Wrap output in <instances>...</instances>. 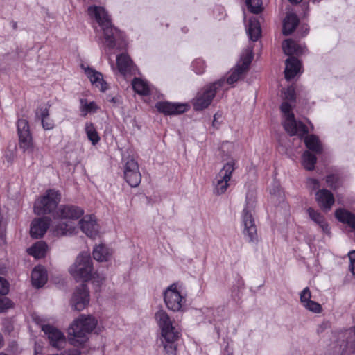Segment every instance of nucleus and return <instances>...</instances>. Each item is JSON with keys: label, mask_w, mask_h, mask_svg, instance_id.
Masks as SVG:
<instances>
[{"label": "nucleus", "mask_w": 355, "mask_h": 355, "mask_svg": "<svg viewBox=\"0 0 355 355\" xmlns=\"http://www.w3.org/2000/svg\"><path fill=\"white\" fill-rule=\"evenodd\" d=\"M17 131L19 137L31 135L28 122L26 119H21L18 120Z\"/></svg>", "instance_id": "nucleus-38"}, {"label": "nucleus", "mask_w": 355, "mask_h": 355, "mask_svg": "<svg viewBox=\"0 0 355 355\" xmlns=\"http://www.w3.org/2000/svg\"><path fill=\"white\" fill-rule=\"evenodd\" d=\"M98 324L97 319L91 315H80L69 328L71 343L73 345H81L87 340V335L91 333Z\"/></svg>", "instance_id": "nucleus-3"}, {"label": "nucleus", "mask_w": 355, "mask_h": 355, "mask_svg": "<svg viewBox=\"0 0 355 355\" xmlns=\"http://www.w3.org/2000/svg\"><path fill=\"white\" fill-rule=\"evenodd\" d=\"M320 228L322 230V231L327 234H330V228L328 223H318Z\"/></svg>", "instance_id": "nucleus-49"}, {"label": "nucleus", "mask_w": 355, "mask_h": 355, "mask_svg": "<svg viewBox=\"0 0 355 355\" xmlns=\"http://www.w3.org/2000/svg\"><path fill=\"white\" fill-rule=\"evenodd\" d=\"M253 58V49L252 46H248L242 53L241 59L238 62L236 67L232 69L230 71V74L228 78L225 80V83L232 85L237 82L246 72L250 67V64Z\"/></svg>", "instance_id": "nucleus-10"}, {"label": "nucleus", "mask_w": 355, "mask_h": 355, "mask_svg": "<svg viewBox=\"0 0 355 355\" xmlns=\"http://www.w3.org/2000/svg\"><path fill=\"white\" fill-rule=\"evenodd\" d=\"M244 236L249 242L255 243L258 241L257 229L254 223H244Z\"/></svg>", "instance_id": "nucleus-30"}, {"label": "nucleus", "mask_w": 355, "mask_h": 355, "mask_svg": "<svg viewBox=\"0 0 355 355\" xmlns=\"http://www.w3.org/2000/svg\"><path fill=\"white\" fill-rule=\"evenodd\" d=\"M225 85V80L220 78L213 83L205 85L199 91L193 101V105L196 110H202L207 108L212 102L216 93Z\"/></svg>", "instance_id": "nucleus-7"}, {"label": "nucleus", "mask_w": 355, "mask_h": 355, "mask_svg": "<svg viewBox=\"0 0 355 355\" xmlns=\"http://www.w3.org/2000/svg\"><path fill=\"white\" fill-rule=\"evenodd\" d=\"M51 230L56 236H69L76 234L78 225L82 232L91 239H96L100 235L98 223H51Z\"/></svg>", "instance_id": "nucleus-5"}, {"label": "nucleus", "mask_w": 355, "mask_h": 355, "mask_svg": "<svg viewBox=\"0 0 355 355\" xmlns=\"http://www.w3.org/2000/svg\"><path fill=\"white\" fill-rule=\"evenodd\" d=\"M124 178L128 184L132 187H137L141 180V175L139 170L137 162L128 157L124 166Z\"/></svg>", "instance_id": "nucleus-14"}, {"label": "nucleus", "mask_w": 355, "mask_h": 355, "mask_svg": "<svg viewBox=\"0 0 355 355\" xmlns=\"http://www.w3.org/2000/svg\"><path fill=\"white\" fill-rule=\"evenodd\" d=\"M49 223H33L31 226L30 234L33 238L37 239L42 237L49 228Z\"/></svg>", "instance_id": "nucleus-33"}, {"label": "nucleus", "mask_w": 355, "mask_h": 355, "mask_svg": "<svg viewBox=\"0 0 355 355\" xmlns=\"http://www.w3.org/2000/svg\"><path fill=\"white\" fill-rule=\"evenodd\" d=\"M304 143L306 146L313 153L319 154L322 152V146L319 138L314 135H310L304 137Z\"/></svg>", "instance_id": "nucleus-28"}, {"label": "nucleus", "mask_w": 355, "mask_h": 355, "mask_svg": "<svg viewBox=\"0 0 355 355\" xmlns=\"http://www.w3.org/2000/svg\"><path fill=\"white\" fill-rule=\"evenodd\" d=\"M132 85L133 89L139 94L145 96L150 93V88L148 85L140 78H134Z\"/></svg>", "instance_id": "nucleus-31"}, {"label": "nucleus", "mask_w": 355, "mask_h": 355, "mask_svg": "<svg viewBox=\"0 0 355 355\" xmlns=\"http://www.w3.org/2000/svg\"><path fill=\"white\" fill-rule=\"evenodd\" d=\"M2 225V224H1V223H0V228H1V227H3V228H4V226H3V227H2V225Z\"/></svg>", "instance_id": "nucleus-57"}, {"label": "nucleus", "mask_w": 355, "mask_h": 355, "mask_svg": "<svg viewBox=\"0 0 355 355\" xmlns=\"http://www.w3.org/2000/svg\"><path fill=\"white\" fill-rule=\"evenodd\" d=\"M155 320L160 329L161 343L167 355H176V342L180 336V331L175 321L164 309L155 313Z\"/></svg>", "instance_id": "nucleus-2"}, {"label": "nucleus", "mask_w": 355, "mask_h": 355, "mask_svg": "<svg viewBox=\"0 0 355 355\" xmlns=\"http://www.w3.org/2000/svg\"><path fill=\"white\" fill-rule=\"evenodd\" d=\"M164 302L168 309L173 311H180L185 305L186 298L177 289V286L172 284L164 293Z\"/></svg>", "instance_id": "nucleus-12"}, {"label": "nucleus", "mask_w": 355, "mask_h": 355, "mask_svg": "<svg viewBox=\"0 0 355 355\" xmlns=\"http://www.w3.org/2000/svg\"><path fill=\"white\" fill-rule=\"evenodd\" d=\"M69 271L77 281L87 282L93 278L94 282L98 284L104 280L103 277L100 278L98 275L93 274L92 261L88 252L80 253Z\"/></svg>", "instance_id": "nucleus-4"}, {"label": "nucleus", "mask_w": 355, "mask_h": 355, "mask_svg": "<svg viewBox=\"0 0 355 355\" xmlns=\"http://www.w3.org/2000/svg\"><path fill=\"white\" fill-rule=\"evenodd\" d=\"M282 49L287 55H300L303 54L306 50L305 47L300 46L291 39H286L283 42Z\"/></svg>", "instance_id": "nucleus-23"}, {"label": "nucleus", "mask_w": 355, "mask_h": 355, "mask_svg": "<svg viewBox=\"0 0 355 355\" xmlns=\"http://www.w3.org/2000/svg\"><path fill=\"white\" fill-rule=\"evenodd\" d=\"M80 111L86 115L88 112H96L97 106L94 102H87L86 99H80Z\"/></svg>", "instance_id": "nucleus-40"}, {"label": "nucleus", "mask_w": 355, "mask_h": 355, "mask_svg": "<svg viewBox=\"0 0 355 355\" xmlns=\"http://www.w3.org/2000/svg\"><path fill=\"white\" fill-rule=\"evenodd\" d=\"M285 64V78L287 80H289L293 78L300 71L301 63L297 58L295 57H291L286 60Z\"/></svg>", "instance_id": "nucleus-20"}, {"label": "nucleus", "mask_w": 355, "mask_h": 355, "mask_svg": "<svg viewBox=\"0 0 355 355\" xmlns=\"http://www.w3.org/2000/svg\"><path fill=\"white\" fill-rule=\"evenodd\" d=\"M307 183L309 187L313 190H315L320 187V183L316 179L309 178L307 180Z\"/></svg>", "instance_id": "nucleus-48"}, {"label": "nucleus", "mask_w": 355, "mask_h": 355, "mask_svg": "<svg viewBox=\"0 0 355 355\" xmlns=\"http://www.w3.org/2000/svg\"><path fill=\"white\" fill-rule=\"evenodd\" d=\"M108 101L112 102V103H114V104H116V103H119V99L117 97H111L110 98H109Z\"/></svg>", "instance_id": "nucleus-51"}, {"label": "nucleus", "mask_w": 355, "mask_h": 355, "mask_svg": "<svg viewBox=\"0 0 355 355\" xmlns=\"http://www.w3.org/2000/svg\"><path fill=\"white\" fill-rule=\"evenodd\" d=\"M9 291V284L3 277H0V295H6Z\"/></svg>", "instance_id": "nucleus-46"}, {"label": "nucleus", "mask_w": 355, "mask_h": 355, "mask_svg": "<svg viewBox=\"0 0 355 355\" xmlns=\"http://www.w3.org/2000/svg\"><path fill=\"white\" fill-rule=\"evenodd\" d=\"M291 3H300L302 0H289Z\"/></svg>", "instance_id": "nucleus-52"}, {"label": "nucleus", "mask_w": 355, "mask_h": 355, "mask_svg": "<svg viewBox=\"0 0 355 355\" xmlns=\"http://www.w3.org/2000/svg\"><path fill=\"white\" fill-rule=\"evenodd\" d=\"M93 257L98 261H107L112 255V250L103 243H100L94 247Z\"/></svg>", "instance_id": "nucleus-22"}, {"label": "nucleus", "mask_w": 355, "mask_h": 355, "mask_svg": "<svg viewBox=\"0 0 355 355\" xmlns=\"http://www.w3.org/2000/svg\"><path fill=\"white\" fill-rule=\"evenodd\" d=\"M284 99L285 102L288 103L291 105V103H294L295 101V92L293 87H288L283 91Z\"/></svg>", "instance_id": "nucleus-41"}, {"label": "nucleus", "mask_w": 355, "mask_h": 355, "mask_svg": "<svg viewBox=\"0 0 355 355\" xmlns=\"http://www.w3.org/2000/svg\"><path fill=\"white\" fill-rule=\"evenodd\" d=\"M192 67L197 74H202L205 69V61L200 58L196 59L192 63Z\"/></svg>", "instance_id": "nucleus-42"}, {"label": "nucleus", "mask_w": 355, "mask_h": 355, "mask_svg": "<svg viewBox=\"0 0 355 355\" xmlns=\"http://www.w3.org/2000/svg\"><path fill=\"white\" fill-rule=\"evenodd\" d=\"M116 65L119 72L125 76L128 73H135L136 70L130 58L125 53H122L116 57Z\"/></svg>", "instance_id": "nucleus-18"}, {"label": "nucleus", "mask_w": 355, "mask_h": 355, "mask_svg": "<svg viewBox=\"0 0 355 355\" xmlns=\"http://www.w3.org/2000/svg\"><path fill=\"white\" fill-rule=\"evenodd\" d=\"M157 110L166 115L179 114L185 112L188 106L182 103H171L167 101L157 102L155 105Z\"/></svg>", "instance_id": "nucleus-16"}, {"label": "nucleus", "mask_w": 355, "mask_h": 355, "mask_svg": "<svg viewBox=\"0 0 355 355\" xmlns=\"http://www.w3.org/2000/svg\"><path fill=\"white\" fill-rule=\"evenodd\" d=\"M348 257L349 259V269L355 277V250L349 252Z\"/></svg>", "instance_id": "nucleus-47"}, {"label": "nucleus", "mask_w": 355, "mask_h": 355, "mask_svg": "<svg viewBox=\"0 0 355 355\" xmlns=\"http://www.w3.org/2000/svg\"><path fill=\"white\" fill-rule=\"evenodd\" d=\"M13 307L12 302L8 297H0V313H4Z\"/></svg>", "instance_id": "nucleus-43"}, {"label": "nucleus", "mask_w": 355, "mask_h": 355, "mask_svg": "<svg viewBox=\"0 0 355 355\" xmlns=\"http://www.w3.org/2000/svg\"><path fill=\"white\" fill-rule=\"evenodd\" d=\"M19 144L21 149L24 153H32L34 149L31 135L19 137Z\"/></svg>", "instance_id": "nucleus-32"}, {"label": "nucleus", "mask_w": 355, "mask_h": 355, "mask_svg": "<svg viewBox=\"0 0 355 355\" xmlns=\"http://www.w3.org/2000/svg\"><path fill=\"white\" fill-rule=\"evenodd\" d=\"M280 108L284 114L282 125L285 131L291 136L296 135L300 139L304 138L309 132L308 128L302 121L295 118L292 112L293 105L283 102Z\"/></svg>", "instance_id": "nucleus-6"}, {"label": "nucleus", "mask_w": 355, "mask_h": 355, "mask_svg": "<svg viewBox=\"0 0 355 355\" xmlns=\"http://www.w3.org/2000/svg\"><path fill=\"white\" fill-rule=\"evenodd\" d=\"M302 166L308 171H312L314 169L315 164L316 163V157L311 154L309 150H306L302 158Z\"/></svg>", "instance_id": "nucleus-34"}, {"label": "nucleus", "mask_w": 355, "mask_h": 355, "mask_svg": "<svg viewBox=\"0 0 355 355\" xmlns=\"http://www.w3.org/2000/svg\"><path fill=\"white\" fill-rule=\"evenodd\" d=\"M85 129L89 140L93 145H96L99 141L100 137L94 125L92 123H86Z\"/></svg>", "instance_id": "nucleus-37"}, {"label": "nucleus", "mask_w": 355, "mask_h": 355, "mask_svg": "<svg viewBox=\"0 0 355 355\" xmlns=\"http://www.w3.org/2000/svg\"><path fill=\"white\" fill-rule=\"evenodd\" d=\"M254 211V201L250 202L248 197L247 196V203L242 212V220L243 222H253L255 218L253 216Z\"/></svg>", "instance_id": "nucleus-36"}, {"label": "nucleus", "mask_w": 355, "mask_h": 355, "mask_svg": "<svg viewBox=\"0 0 355 355\" xmlns=\"http://www.w3.org/2000/svg\"><path fill=\"white\" fill-rule=\"evenodd\" d=\"M0 355H7V354H6L4 353H0Z\"/></svg>", "instance_id": "nucleus-56"}, {"label": "nucleus", "mask_w": 355, "mask_h": 355, "mask_svg": "<svg viewBox=\"0 0 355 355\" xmlns=\"http://www.w3.org/2000/svg\"><path fill=\"white\" fill-rule=\"evenodd\" d=\"M55 214L60 219L76 220L83 217L79 222H96L97 220L94 214L83 216V209L75 205H60L58 208Z\"/></svg>", "instance_id": "nucleus-11"}, {"label": "nucleus", "mask_w": 355, "mask_h": 355, "mask_svg": "<svg viewBox=\"0 0 355 355\" xmlns=\"http://www.w3.org/2000/svg\"><path fill=\"white\" fill-rule=\"evenodd\" d=\"M311 293L310 289L308 287H306L300 294L301 304L306 309L311 312L316 313H320L322 311L321 305L319 303L311 300Z\"/></svg>", "instance_id": "nucleus-17"}, {"label": "nucleus", "mask_w": 355, "mask_h": 355, "mask_svg": "<svg viewBox=\"0 0 355 355\" xmlns=\"http://www.w3.org/2000/svg\"><path fill=\"white\" fill-rule=\"evenodd\" d=\"M235 162L232 159L224 164L223 167L216 175L214 181V193L216 195H221L226 192L230 186V181L233 172L235 170Z\"/></svg>", "instance_id": "nucleus-9"}, {"label": "nucleus", "mask_w": 355, "mask_h": 355, "mask_svg": "<svg viewBox=\"0 0 355 355\" xmlns=\"http://www.w3.org/2000/svg\"><path fill=\"white\" fill-rule=\"evenodd\" d=\"M47 246L42 241H37L28 249V253L36 259L44 257L46 254Z\"/></svg>", "instance_id": "nucleus-29"}, {"label": "nucleus", "mask_w": 355, "mask_h": 355, "mask_svg": "<svg viewBox=\"0 0 355 355\" xmlns=\"http://www.w3.org/2000/svg\"><path fill=\"white\" fill-rule=\"evenodd\" d=\"M307 213L309 214L310 218L313 222H320L322 220V216L320 214L311 208L307 209Z\"/></svg>", "instance_id": "nucleus-45"}, {"label": "nucleus", "mask_w": 355, "mask_h": 355, "mask_svg": "<svg viewBox=\"0 0 355 355\" xmlns=\"http://www.w3.org/2000/svg\"><path fill=\"white\" fill-rule=\"evenodd\" d=\"M90 17L95 19L101 28L106 51L123 47V35L116 28L114 27L106 10L101 6H90L87 10Z\"/></svg>", "instance_id": "nucleus-1"}, {"label": "nucleus", "mask_w": 355, "mask_h": 355, "mask_svg": "<svg viewBox=\"0 0 355 355\" xmlns=\"http://www.w3.org/2000/svg\"><path fill=\"white\" fill-rule=\"evenodd\" d=\"M352 229L355 230V223H349Z\"/></svg>", "instance_id": "nucleus-55"}, {"label": "nucleus", "mask_w": 355, "mask_h": 355, "mask_svg": "<svg viewBox=\"0 0 355 355\" xmlns=\"http://www.w3.org/2000/svg\"><path fill=\"white\" fill-rule=\"evenodd\" d=\"M60 201V193L55 189H49L45 194L35 201L34 211L38 215L50 214L54 211Z\"/></svg>", "instance_id": "nucleus-8"}, {"label": "nucleus", "mask_w": 355, "mask_h": 355, "mask_svg": "<svg viewBox=\"0 0 355 355\" xmlns=\"http://www.w3.org/2000/svg\"><path fill=\"white\" fill-rule=\"evenodd\" d=\"M247 33L251 40L255 42L261 36V26L259 21L255 17H251L247 28Z\"/></svg>", "instance_id": "nucleus-26"}, {"label": "nucleus", "mask_w": 355, "mask_h": 355, "mask_svg": "<svg viewBox=\"0 0 355 355\" xmlns=\"http://www.w3.org/2000/svg\"><path fill=\"white\" fill-rule=\"evenodd\" d=\"M90 300L89 291L85 284H82L74 291L70 300L71 307L76 311L85 309Z\"/></svg>", "instance_id": "nucleus-13"}, {"label": "nucleus", "mask_w": 355, "mask_h": 355, "mask_svg": "<svg viewBox=\"0 0 355 355\" xmlns=\"http://www.w3.org/2000/svg\"><path fill=\"white\" fill-rule=\"evenodd\" d=\"M326 182L329 187L336 189L340 185V179L336 175H329L326 178Z\"/></svg>", "instance_id": "nucleus-44"}, {"label": "nucleus", "mask_w": 355, "mask_h": 355, "mask_svg": "<svg viewBox=\"0 0 355 355\" xmlns=\"http://www.w3.org/2000/svg\"><path fill=\"white\" fill-rule=\"evenodd\" d=\"M299 24L297 16L293 13H289L286 15L283 22L282 33L284 35L291 34Z\"/></svg>", "instance_id": "nucleus-25"}, {"label": "nucleus", "mask_w": 355, "mask_h": 355, "mask_svg": "<svg viewBox=\"0 0 355 355\" xmlns=\"http://www.w3.org/2000/svg\"><path fill=\"white\" fill-rule=\"evenodd\" d=\"M31 281L33 286L36 288L43 286L47 281V273L42 266L35 267L31 273Z\"/></svg>", "instance_id": "nucleus-24"}, {"label": "nucleus", "mask_w": 355, "mask_h": 355, "mask_svg": "<svg viewBox=\"0 0 355 355\" xmlns=\"http://www.w3.org/2000/svg\"><path fill=\"white\" fill-rule=\"evenodd\" d=\"M42 331L47 336L51 345L58 349L62 348L66 343L65 336L58 329L50 326L44 325L42 328Z\"/></svg>", "instance_id": "nucleus-15"}, {"label": "nucleus", "mask_w": 355, "mask_h": 355, "mask_svg": "<svg viewBox=\"0 0 355 355\" xmlns=\"http://www.w3.org/2000/svg\"><path fill=\"white\" fill-rule=\"evenodd\" d=\"M315 196L318 203L323 209H329L334 202L333 194L327 189L319 190Z\"/></svg>", "instance_id": "nucleus-21"}, {"label": "nucleus", "mask_w": 355, "mask_h": 355, "mask_svg": "<svg viewBox=\"0 0 355 355\" xmlns=\"http://www.w3.org/2000/svg\"><path fill=\"white\" fill-rule=\"evenodd\" d=\"M335 216L339 222H355V215L345 209H337Z\"/></svg>", "instance_id": "nucleus-35"}, {"label": "nucleus", "mask_w": 355, "mask_h": 355, "mask_svg": "<svg viewBox=\"0 0 355 355\" xmlns=\"http://www.w3.org/2000/svg\"><path fill=\"white\" fill-rule=\"evenodd\" d=\"M33 222L40 223V222H43V221L41 218H38V219H35Z\"/></svg>", "instance_id": "nucleus-53"}, {"label": "nucleus", "mask_w": 355, "mask_h": 355, "mask_svg": "<svg viewBox=\"0 0 355 355\" xmlns=\"http://www.w3.org/2000/svg\"><path fill=\"white\" fill-rule=\"evenodd\" d=\"M245 3L251 12L258 14L262 11L261 0H245Z\"/></svg>", "instance_id": "nucleus-39"}, {"label": "nucleus", "mask_w": 355, "mask_h": 355, "mask_svg": "<svg viewBox=\"0 0 355 355\" xmlns=\"http://www.w3.org/2000/svg\"><path fill=\"white\" fill-rule=\"evenodd\" d=\"M218 114L217 113H216V114H215L214 117V122L216 121V119H218Z\"/></svg>", "instance_id": "nucleus-54"}, {"label": "nucleus", "mask_w": 355, "mask_h": 355, "mask_svg": "<svg viewBox=\"0 0 355 355\" xmlns=\"http://www.w3.org/2000/svg\"><path fill=\"white\" fill-rule=\"evenodd\" d=\"M85 73L92 84L99 88L100 91L105 92L108 89L107 83L103 80L101 73L90 67L85 68Z\"/></svg>", "instance_id": "nucleus-19"}, {"label": "nucleus", "mask_w": 355, "mask_h": 355, "mask_svg": "<svg viewBox=\"0 0 355 355\" xmlns=\"http://www.w3.org/2000/svg\"><path fill=\"white\" fill-rule=\"evenodd\" d=\"M37 115L41 119L42 127L46 130H52L54 126V121L49 116V107H40L37 110Z\"/></svg>", "instance_id": "nucleus-27"}, {"label": "nucleus", "mask_w": 355, "mask_h": 355, "mask_svg": "<svg viewBox=\"0 0 355 355\" xmlns=\"http://www.w3.org/2000/svg\"><path fill=\"white\" fill-rule=\"evenodd\" d=\"M62 354V355H80V352L77 349H72L67 351H64Z\"/></svg>", "instance_id": "nucleus-50"}]
</instances>
